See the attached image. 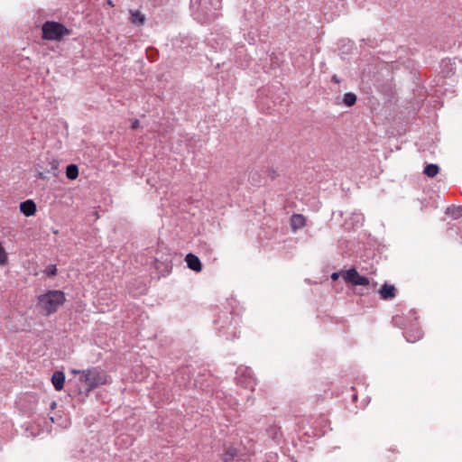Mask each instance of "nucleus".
Here are the masks:
<instances>
[{
  "label": "nucleus",
  "mask_w": 462,
  "mask_h": 462,
  "mask_svg": "<svg viewBox=\"0 0 462 462\" xmlns=\"http://www.w3.org/2000/svg\"><path fill=\"white\" fill-rule=\"evenodd\" d=\"M51 383L56 391L62 390L65 383V374L62 371H55L51 376Z\"/></svg>",
  "instance_id": "12"
},
{
  "label": "nucleus",
  "mask_w": 462,
  "mask_h": 462,
  "mask_svg": "<svg viewBox=\"0 0 462 462\" xmlns=\"http://www.w3.org/2000/svg\"><path fill=\"white\" fill-rule=\"evenodd\" d=\"M65 294L59 290L49 291L38 297L39 307L45 311L46 315H51L57 311L58 308L65 301Z\"/></svg>",
  "instance_id": "2"
},
{
  "label": "nucleus",
  "mask_w": 462,
  "mask_h": 462,
  "mask_svg": "<svg viewBox=\"0 0 462 462\" xmlns=\"http://www.w3.org/2000/svg\"><path fill=\"white\" fill-rule=\"evenodd\" d=\"M223 462H243L239 457L237 448L234 447H228L225 449L223 454Z\"/></svg>",
  "instance_id": "10"
},
{
  "label": "nucleus",
  "mask_w": 462,
  "mask_h": 462,
  "mask_svg": "<svg viewBox=\"0 0 462 462\" xmlns=\"http://www.w3.org/2000/svg\"><path fill=\"white\" fill-rule=\"evenodd\" d=\"M7 260H8L7 254H6L4 246L0 243V265H5L7 263Z\"/></svg>",
  "instance_id": "19"
},
{
  "label": "nucleus",
  "mask_w": 462,
  "mask_h": 462,
  "mask_svg": "<svg viewBox=\"0 0 462 462\" xmlns=\"http://www.w3.org/2000/svg\"><path fill=\"white\" fill-rule=\"evenodd\" d=\"M352 399H353V401H356L357 399V395L356 394H353Z\"/></svg>",
  "instance_id": "30"
},
{
  "label": "nucleus",
  "mask_w": 462,
  "mask_h": 462,
  "mask_svg": "<svg viewBox=\"0 0 462 462\" xmlns=\"http://www.w3.org/2000/svg\"><path fill=\"white\" fill-rule=\"evenodd\" d=\"M291 224L294 229L303 227L305 226V218L300 214H293L291 218Z\"/></svg>",
  "instance_id": "14"
},
{
  "label": "nucleus",
  "mask_w": 462,
  "mask_h": 462,
  "mask_svg": "<svg viewBox=\"0 0 462 462\" xmlns=\"http://www.w3.org/2000/svg\"><path fill=\"white\" fill-rule=\"evenodd\" d=\"M345 281L353 285L366 286L369 284V279L366 276L360 275L355 268H350L343 275Z\"/></svg>",
  "instance_id": "7"
},
{
  "label": "nucleus",
  "mask_w": 462,
  "mask_h": 462,
  "mask_svg": "<svg viewBox=\"0 0 462 462\" xmlns=\"http://www.w3.org/2000/svg\"><path fill=\"white\" fill-rule=\"evenodd\" d=\"M250 179L252 180L253 182H254L255 184L257 185H260V180H258V173L256 171H252L250 173Z\"/></svg>",
  "instance_id": "22"
},
{
  "label": "nucleus",
  "mask_w": 462,
  "mask_h": 462,
  "mask_svg": "<svg viewBox=\"0 0 462 462\" xmlns=\"http://www.w3.org/2000/svg\"><path fill=\"white\" fill-rule=\"evenodd\" d=\"M72 373L80 374V381L88 385V392L107 383L106 374L99 367H91L82 371L73 370Z\"/></svg>",
  "instance_id": "3"
},
{
  "label": "nucleus",
  "mask_w": 462,
  "mask_h": 462,
  "mask_svg": "<svg viewBox=\"0 0 462 462\" xmlns=\"http://www.w3.org/2000/svg\"><path fill=\"white\" fill-rule=\"evenodd\" d=\"M236 382L237 384L243 388L253 391L256 385L255 379L253 375V372L250 368H238L236 371Z\"/></svg>",
  "instance_id": "6"
},
{
  "label": "nucleus",
  "mask_w": 462,
  "mask_h": 462,
  "mask_svg": "<svg viewBox=\"0 0 462 462\" xmlns=\"http://www.w3.org/2000/svg\"><path fill=\"white\" fill-rule=\"evenodd\" d=\"M439 168L437 164H427L424 168L423 173L428 177H435L439 173Z\"/></svg>",
  "instance_id": "17"
},
{
  "label": "nucleus",
  "mask_w": 462,
  "mask_h": 462,
  "mask_svg": "<svg viewBox=\"0 0 462 462\" xmlns=\"http://www.w3.org/2000/svg\"><path fill=\"white\" fill-rule=\"evenodd\" d=\"M20 211L25 217L33 216L36 212V204L32 199H27L20 203Z\"/></svg>",
  "instance_id": "11"
},
{
  "label": "nucleus",
  "mask_w": 462,
  "mask_h": 462,
  "mask_svg": "<svg viewBox=\"0 0 462 462\" xmlns=\"http://www.w3.org/2000/svg\"><path fill=\"white\" fill-rule=\"evenodd\" d=\"M420 337H421V334H420V331L417 332L416 336L415 335H411L410 333H406L405 334V338L407 339L408 342H416Z\"/></svg>",
  "instance_id": "21"
},
{
  "label": "nucleus",
  "mask_w": 462,
  "mask_h": 462,
  "mask_svg": "<svg viewBox=\"0 0 462 462\" xmlns=\"http://www.w3.org/2000/svg\"><path fill=\"white\" fill-rule=\"evenodd\" d=\"M185 261L187 263V266L190 270H192L194 272H200L201 271L202 264H201V262H200L199 258L197 255L189 253V254H188L186 255Z\"/></svg>",
  "instance_id": "9"
},
{
  "label": "nucleus",
  "mask_w": 462,
  "mask_h": 462,
  "mask_svg": "<svg viewBox=\"0 0 462 462\" xmlns=\"http://www.w3.org/2000/svg\"><path fill=\"white\" fill-rule=\"evenodd\" d=\"M39 178H43V174L42 172L39 173Z\"/></svg>",
  "instance_id": "31"
},
{
  "label": "nucleus",
  "mask_w": 462,
  "mask_h": 462,
  "mask_svg": "<svg viewBox=\"0 0 462 462\" xmlns=\"http://www.w3.org/2000/svg\"><path fill=\"white\" fill-rule=\"evenodd\" d=\"M42 38L46 40L60 41L70 31L58 22L47 21L42 25Z\"/></svg>",
  "instance_id": "5"
},
{
  "label": "nucleus",
  "mask_w": 462,
  "mask_h": 462,
  "mask_svg": "<svg viewBox=\"0 0 462 462\" xmlns=\"http://www.w3.org/2000/svg\"><path fill=\"white\" fill-rule=\"evenodd\" d=\"M56 405H57V404H56V402H52L51 403V406H50V407H51V410H53V409H55V408H56Z\"/></svg>",
  "instance_id": "29"
},
{
  "label": "nucleus",
  "mask_w": 462,
  "mask_h": 462,
  "mask_svg": "<svg viewBox=\"0 0 462 462\" xmlns=\"http://www.w3.org/2000/svg\"><path fill=\"white\" fill-rule=\"evenodd\" d=\"M402 317L400 316H394L393 317L392 322L394 326H401Z\"/></svg>",
  "instance_id": "23"
},
{
  "label": "nucleus",
  "mask_w": 462,
  "mask_h": 462,
  "mask_svg": "<svg viewBox=\"0 0 462 462\" xmlns=\"http://www.w3.org/2000/svg\"><path fill=\"white\" fill-rule=\"evenodd\" d=\"M190 11L193 18L200 23L214 21L222 8L221 0H190Z\"/></svg>",
  "instance_id": "1"
},
{
  "label": "nucleus",
  "mask_w": 462,
  "mask_h": 462,
  "mask_svg": "<svg viewBox=\"0 0 462 462\" xmlns=\"http://www.w3.org/2000/svg\"><path fill=\"white\" fill-rule=\"evenodd\" d=\"M379 295L382 300H393L396 296V288L392 284L384 283L379 290Z\"/></svg>",
  "instance_id": "8"
},
{
  "label": "nucleus",
  "mask_w": 462,
  "mask_h": 462,
  "mask_svg": "<svg viewBox=\"0 0 462 462\" xmlns=\"http://www.w3.org/2000/svg\"><path fill=\"white\" fill-rule=\"evenodd\" d=\"M66 176L69 180H75L79 176V168L76 164H69L66 168Z\"/></svg>",
  "instance_id": "15"
},
{
  "label": "nucleus",
  "mask_w": 462,
  "mask_h": 462,
  "mask_svg": "<svg viewBox=\"0 0 462 462\" xmlns=\"http://www.w3.org/2000/svg\"><path fill=\"white\" fill-rule=\"evenodd\" d=\"M271 430H272V437H273V439H278L279 434H280V430L278 428L274 427V428H272Z\"/></svg>",
  "instance_id": "24"
},
{
  "label": "nucleus",
  "mask_w": 462,
  "mask_h": 462,
  "mask_svg": "<svg viewBox=\"0 0 462 462\" xmlns=\"http://www.w3.org/2000/svg\"><path fill=\"white\" fill-rule=\"evenodd\" d=\"M216 322L219 325L217 329L221 336H226V339L238 337L236 335L238 318L232 312H224Z\"/></svg>",
  "instance_id": "4"
},
{
  "label": "nucleus",
  "mask_w": 462,
  "mask_h": 462,
  "mask_svg": "<svg viewBox=\"0 0 462 462\" xmlns=\"http://www.w3.org/2000/svg\"><path fill=\"white\" fill-rule=\"evenodd\" d=\"M331 79L335 83H339L340 82V79H339V78L337 75H333Z\"/></svg>",
  "instance_id": "26"
},
{
  "label": "nucleus",
  "mask_w": 462,
  "mask_h": 462,
  "mask_svg": "<svg viewBox=\"0 0 462 462\" xmlns=\"http://www.w3.org/2000/svg\"><path fill=\"white\" fill-rule=\"evenodd\" d=\"M44 273H46L47 276H54V275H56V273H57V267H56V265L55 264L48 265L45 268Z\"/></svg>",
  "instance_id": "20"
},
{
  "label": "nucleus",
  "mask_w": 462,
  "mask_h": 462,
  "mask_svg": "<svg viewBox=\"0 0 462 462\" xmlns=\"http://www.w3.org/2000/svg\"><path fill=\"white\" fill-rule=\"evenodd\" d=\"M269 174L272 179H274L276 176V171L274 170H269Z\"/></svg>",
  "instance_id": "27"
},
{
  "label": "nucleus",
  "mask_w": 462,
  "mask_h": 462,
  "mask_svg": "<svg viewBox=\"0 0 462 462\" xmlns=\"http://www.w3.org/2000/svg\"><path fill=\"white\" fill-rule=\"evenodd\" d=\"M356 95L352 92L345 93L343 96V103L346 106H352L356 103Z\"/></svg>",
  "instance_id": "16"
},
{
  "label": "nucleus",
  "mask_w": 462,
  "mask_h": 462,
  "mask_svg": "<svg viewBox=\"0 0 462 462\" xmlns=\"http://www.w3.org/2000/svg\"><path fill=\"white\" fill-rule=\"evenodd\" d=\"M139 125H140L139 120L134 119V120L132 122L131 128H132V129H134V130H135V129H137V128L139 127Z\"/></svg>",
  "instance_id": "25"
},
{
  "label": "nucleus",
  "mask_w": 462,
  "mask_h": 462,
  "mask_svg": "<svg viewBox=\"0 0 462 462\" xmlns=\"http://www.w3.org/2000/svg\"><path fill=\"white\" fill-rule=\"evenodd\" d=\"M331 278H332V280H337V279L338 278V273H333L331 274Z\"/></svg>",
  "instance_id": "28"
},
{
  "label": "nucleus",
  "mask_w": 462,
  "mask_h": 462,
  "mask_svg": "<svg viewBox=\"0 0 462 462\" xmlns=\"http://www.w3.org/2000/svg\"><path fill=\"white\" fill-rule=\"evenodd\" d=\"M448 214H450L453 218L461 217H462V206L448 208Z\"/></svg>",
  "instance_id": "18"
},
{
  "label": "nucleus",
  "mask_w": 462,
  "mask_h": 462,
  "mask_svg": "<svg viewBox=\"0 0 462 462\" xmlns=\"http://www.w3.org/2000/svg\"><path fill=\"white\" fill-rule=\"evenodd\" d=\"M131 23L135 25H142L144 23L145 16L139 10H130Z\"/></svg>",
  "instance_id": "13"
}]
</instances>
